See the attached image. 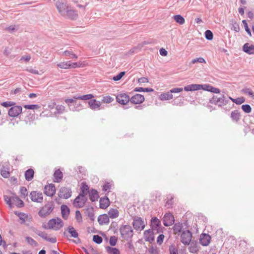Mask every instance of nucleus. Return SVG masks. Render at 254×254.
Listing matches in <instances>:
<instances>
[{
    "label": "nucleus",
    "instance_id": "obj_1",
    "mask_svg": "<svg viewBox=\"0 0 254 254\" xmlns=\"http://www.w3.org/2000/svg\"><path fill=\"white\" fill-rule=\"evenodd\" d=\"M119 231L122 238L124 240H130L133 235V230L132 227L128 225L121 226Z\"/></svg>",
    "mask_w": 254,
    "mask_h": 254
},
{
    "label": "nucleus",
    "instance_id": "obj_2",
    "mask_svg": "<svg viewBox=\"0 0 254 254\" xmlns=\"http://www.w3.org/2000/svg\"><path fill=\"white\" fill-rule=\"evenodd\" d=\"M229 100L226 98L224 94L222 95L220 97H218L216 95H213L212 97L209 99V103L219 107H223L226 106L229 103Z\"/></svg>",
    "mask_w": 254,
    "mask_h": 254
},
{
    "label": "nucleus",
    "instance_id": "obj_3",
    "mask_svg": "<svg viewBox=\"0 0 254 254\" xmlns=\"http://www.w3.org/2000/svg\"><path fill=\"white\" fill-rule=\"evenodd\" d=\"M54 208L53 202H49L40 210L39 215L42 217H45L53 211Z\"/></svg>",
    "mask_w": 254,
    "mask_h": 254
},
{
    "label": "nucleus",
    "instance_id": "obj_4",
    "mask_svg": "<svg viewBox=\"0 0 254 254\" xmlns=\"http://www.w3.org/2000/svg\"><path fill=\"white\" fill-rule=\"evenodd\" d=\"M49 229H53L58 230L64 226V222L60 218L52 219L48 222Z\"/></svg>",
    "mask_w": 254,
    "mask_h": 254
},
{
    "label": "nucleus",
    "instance_id": "obj_5",
    "mask_svg": "<svg viewBox=\"0 0 254 254\" xmlns=\"http://www.w3.org/2000/svg\"><path fill=\"white\" fill-rule=\"evenodd\" d=\"M56 6L59 13L63 16H65L66 11L69 8L66 2L63 0H58L56 3Z\"/></svg>",
    "mask_w": 254,
    "mask_h": 254
},
{
    "label": "nucleus",
    "instance_id": "obj_6",
    "mask_svg": "<svg viewBox=\"0 0 254 254\" xmlns=\"http://www.w3.org/2000/svg\"><path fill=\"white\" fill-rule=\"evenodd\" d=\"M132 225L134 228L137 231H141L145 228L144 221L141 217H135L133 219Z\"/></svg>",
    "mask_w": 254,
    "mask_h": 254
},
{
    "label": "nucleus",
    "instance_id": "obj_7",
    "mask_svg": "<svg viewBox=\"0 0 254 254\" xmlns=\"http://www.w3.org/2000/svg\"><path fill=\"white\" fill-rule=\"evenodd\" d=\"M192 234L189 230L183 232L181 236V241L185 245H189L191 240Z\"/></svg>",
    "mask_w": 254,
    "mask_h": 254
},
{
    "label": "nucleus",
    "instance_id": "obj_8",
    "mask_svg": "<svg viewBox=\"0 0 254 254\" xmlns=\"http://www.w3.org/2000/svg\"><path fill=\"white\" fill-rule=\"evenodd\" d=\"M72 191L70 188L62 187L59 190L58 195L60 198L67 199L71 197Z\"/></svg>",
    "mask_w": 254,
    "mask_h": 254
},
{
    "label": "nucleus",
    "instance_id": "obj_9",
    "mask_svg": "<svg viewBox=\"0 0 254 254\" xmlns=\"http://www.w3.org/2000/svg\"><path fill=\"white\" fill-rule=\"evenodd\" d=\"M30 198L32 201L41 203L43 200V195L42 192L37 191H32L30 193Z\"/></svg>",
    "mask_w": 254,
    "mask_h": 254
},
{
    "label": "nucleus",
    "instance_id": "obj_10",
    "mask_svg": "<svg viewBox=\"0 0 254 254\" xmlns=\"http://www.w3.org/2000/svg\"><path fill=\"white\" fill-rule=\"evenodd\" d=\"M116 101L122 105H126L130 101V98L126 93H120L116 96Z\"/></svg>",
    "mask_w": 254,
    "mask_h": 254
},
{
    "label": "nucleus",
    "instance_id": "obj_11",
    "mask_svg": "<svg viewBox=\"0 0 254 254\" xmlns=\"http://www.w3.org/2000/svg\"><path fill=\"white\" fill-rule=\"evenodd\" d=\"M87 201L86 197H84L82 194H79L74 200L73 205L76 207H82Z\"/></svg>",
    "mask_w": 254,
    "mask_h": 254
},
{
    "label": "nucleus",
    "instance_id": "obj_12",
    "mask_svg": "<svg viewBox=\"0 0 254 254\" xmlns=\"http://www.w3.org/2000/svg\"><path fill=\"white\" fill-rule=\"evenodd\" d=\"M22 108L20 106H15L10 108L8 111V115L15 117L18 116L22 112Z\"/></svg>",
    "mask_w": 254,
    "mask_h": 254
},
{
    "label": "nucleus",
    "instance_id": "obj_13",
    "mask_svg": "<svg viewBox=\"0 0 254 254\" xmlns=\"http://www.w3.org/2000/svg\"><path fill=\"white\" fill-rule=\"evenodd\" d=\"M175 219L173 215L170 213H166L163 217V224L165 226L172 225L174 222Z\"/></svg>",
    "mask_w": 254,
    "mask_h": 254
},
{
    "label": "nucleus",
    "instance_id": "obj_14",
    "mask_svg": "<svg viewBox=\"0 0 254 254\" xmlns=\"http://www.w3.org/2000/svg\"><path fill=\"white\" fill-rule=\"evenodd\" d=\"M36 234L40 236L41 238L47 241L51 242L52 243H55L57 242V239L56 237H51L50 238L48 234L45 232H42L41 231H37L36 232Z\"/></svg>",
    "mask_w": 254,
    "mask_h": 254
},
{
    "label": "nucleus",
    "instance_id": "obj_15",
    "mask_svg": "<svg viewBox=\"0 0 254 254\" xmlns=\"http://www.w3.org/2000/svg\"><path fill=\"white\" fill-rule=\"evenodd\" d=\"M44 192L48 196H53L56 193V188L54 184L46 185L44 188Z\"/></svg>",
    "mask_w": 254,
    "mask_h": 254
},
{
    "label": "nucleus",
    "instance_id": "obj_16",
    "mask_svg": "<svg viewBox=\"0 0 254 254\" xmlns=\"http://www.w3.org/2000/svg\"><path fill=\"white\" fill-rule=\"evenodd\" d=\"M211 237L208 234H202L200 236V243L203 246H208L210 242Z\"/></svg>",
    "mask_w": 254,
    "mask_h": 254
},
{
    "label": "nucleus",
    "instance_id": "obj_17",
    "mask_svg": "<svg viewBox=\"0 0 254 254\" xmlns=\"http://www.w3.org/2000/svg\"><path fill=\"white\" fill-rule=\"evenodd\" d=\"M154 231L149 229L144 232V237L146 241L151 242L154 240Z\"/></svg>",
    "mask_w": 254,
    "mask_h": 254
},
{
    "label": "nucleus",
    "instance_id": "obj_18",
    "mask_svg": "<svg viewBox=\"0 0 254 254\" xmlns=\"http://www.w3.org/2000/svg\"><path fill=\"white\" fill-rule=\"evenodd\" d=\"M88 105L92 110H99L101 109V102L99 101H97L95 99L90 100L88 102Z\"/></svg>",
    "mask_w": 254,
    "mask_h": 254
},
{
    "label": "nucleus",
    "instance_id": "obj_19",
    "mask_svg": "<svg viewBox=\"0 0 254 254\" xmlns=\"http://www.w3.org/2000/svg\"><path fill=\"white\" fill-rule=\"evenodd\" d=\"M144 99L143 95L137 94L130 98V101L132 103L138 104L142 103L144 101Z\"/></svg>",
    "mask_w": 254,
    "mask_h": 254
},
{
    "label": "nucleus",
    "instance_id": "obj_20",
    "mask_svg": "<svg viewBox=\"0 0 254 254\" xmlns=\"http://www.w3.org/2000/svg\"><path fill=\"white\" fill-rule=\"evenodd\" d=\"M243 50L245 53L249 55L254 54V45L252 44H245L243 47Z\"/></svg>",
    "mask_w": 254,
    "mask_h": 254
},
{
    "label": "nucleus",
    "instance_id": "obj_21",
    "mask_svg": "<svg viewBox=\"0 0 254 254\" xmlns=\"http://www.w3.org/2000/svg\"><path fill=\"white\" fill-rule=\"evenodd\" d=\"M61 209L63 218L65 220L67 219L70 212L69 208L66 205L63 204L61 207Z\"/></svg>",
    "mask_w": 254,
    "mask_h": 254
},
{
    "label": "nucleus",
    "instance_id": "obj_22",
    "mask_svg": "<svg viewBox=\"0 0 254 254\" xmlns=\"http://www.w3.org/2000/svg\"><path fill=\"white\" fill-rule=\"evenodd\" d=\"M64 16L71 19H74L77 17L78 14L76 11L68 8L66 11L65 16Z\"/></svg>",
    "mask_w": 254,
    "mask_h": 254
},
{
    "label": "nucleus",
    "instance_id": "obj_23",
    "mask_svg": "<svg viewBox=\"0 0 254 254\" xmlns=\"http://www.w3.org/2000/svg\"><path fill=\"white\" fill-rule=\"evenodd\" d=\"M201 84H192L188 85L184 87L186 91H193L200 90Z\"/></svg>",
    "mask_w": 254,
    "mask_h": 254
},
{
    "label": "nucleus",
    "instance_id": "obj_24",
    "mask_svg": "<svg viewBox=\"0 0 254 254\" xmlns=\"http://www.w3.org/2000/svg\"><path fill=\"white\" fill-rule=\"evenodd\" d=\"M98 221L100 225L108 224L109 223V217L108 214L100 215L98 218Z\"/></svg>",
    "mask_w": 254,
    "mask_h": 254
},
{
    "label": "nucleus",
    "instance_id": "obj_25",
    "mask_svg": "<svg viewBox=\"0 0 254 254\" xmlns=\"http://www.w3.org/2000/svg\"><path fill=\"white\" fill-rule=\"evenodd\" d=\"M89 197L91 201H95L98 198V194L97 190H91L88 191Z\"/></svg>",
    "mask_w": 254,
    "mask_h": 254
},
{
    "label": "nucleus",
    "instance_id": "obj_26",
    "mask_svg": "<svg viewBox=\"0 0 254 254\" xmlns=\"http://www.w3.org/2000/svg\"><path fill=\"white\" fill-rule=\"evenodd\" d=\"M152 229L157 232L158 228L160 225V221L157 218L154 217L151 219Z\"/></svg>",
    "mask_w": 254,
    "mask_h": 254
},
{
    "label": "nucleus",
    "instance_id": "obj_27",
    "mask_svg": "<svg viewBox=\"0 0 254 254\" xmlns=\"http://www.w3.org/2000/svg\"><path fill=\"white\" fill-rule=\"evenodd\" d=\"M12 202L16 206L18 207H22L24 206L23 201L21 200L17 195H14L12 196Z\"/></svg>",
    "mask_w": 254,
    "mask_h": 254
},
{
    "label": "nucleus",
    "instance_id": "obj_28",
    "mask_svg": "<svg viewBox=\"0 0 254 254\" xmlns=\"http://www.w3.org/2000/svg\"><path fill=\"white\" fill-rule=\"evenodd\" d=\"M230 117L234 122H237L240 119V113L238 110H234L231 112Z\"/></svg>",
    "mask_w": 254,
    "mask_h": 254
},
{
    "label": "nucleus",
    "instance_id": "obj_29",
    "mask_svg": "<svg viewBox=\"0 0 254 254\" xmlns=\"http://www.w3.org/2000/svg\"><path fill=\"white\" fill-rule=\"evenodd\" d=\"M173 98V94H171L170 92H167L161 93L159 96V99L162 100H169Z\"/></svg>",
    "mask_w": 254,
    "mask_h": 254
},
{
    "label": "nucleus",
    "instance_id": "obj_30",
    "mask_svg": "<svg viewBox=\"0 0 254 254\" xmlns=\"http://www.w3.org/2000/svg\"><path fill=\"white\" fill-rule=\"evenodd\" d=\"M54 181L55 182H60L63 178L62 172L59 169L56 170L54 174Z\"/></svg>",
    "mask_w": 254,
    "mask_h": 254
},
{
    "label": "nucleus",
    "instance_id": "obj_31",
    "mask_svg": "<svg viewBox=\"0 0 254 254\" xmlns=\"http://www.w3.org/2000/svg\"><path fill=\"white\" fill-rule=\"evenodd\" d=\"M109 205V200L108 197L101 198L100 200V207L102 209H105Z\"/></svg>",
    "mask_w": 254,
    "mask_h": 254
},
{
    "label": "nucleus",
    "instance_id": "obj_32",
    "mask_svg": "<svg viewBox=\"0 0 254 254\" xmlns=\"http://www.w3.org/2000/svg\"><path fill=\"white\" fill-rule=\"evenodd\" d=\"M34 172L33 169H29L25 172V179L28 181H31L34 177Z\"/></svg>",
    "mask_w": 254,
    "mask_h": 254
},
{
    "label": "nucleus",
    "instance_id": "obj_33",
    "mask_svg": "<svg viewBox=\"0 0 254 254\" xmlns=\"http://www.w3.org/2000/svg\"><path fill=\"white\" fill-rule=\"evenodd\" d=\"M119 211L116 209H110L108 212V215L109 218L114 219L119 216Z\"/></svg>",
    "mask_w": 254,
    "mask_h": 254
},
{
    "label": "nucleus",
    "instance_id": "obj_34",
    "mask_svg": "<svg viewBox=\"0 0 254 254\" xmlns=\"http://www.w3.org/2000/svg\"><path fill=\"white\" fill-rule=\"evenodd\" d=\"M94 97L93 95L91 94H86L82 96H74L73 98L75 99H79L83 100H92V99Z\"/></svg>",
    "mask_w": 254,
    "mask_h": 254
},
{
    "label": "nucleus",
    "instance_id": "obj_35",
    "mask_svg": "<svg viewBox=\"0 0 254 254\" xmlns=\"http://www.w3.org/2000/svg\"><path fill=\"white\" fill-rule=\"evenodd\" d=\"M190 246L189 247V251L191 253H195L198 251V248L196 243L192 242H190Z\"/></svg>",
    "mask_w": 254,
    "mask_h": 254
},
{
    "label": "nucleus",
    "instance_id": "obj_36",
    "mask_svg": "<svg viewBox=\"0 0 254 254\" xmlns=\"http://www.w3.org/2000/svg\"><path fill=\"white\" fill-rule=\"evenodd\" d=\"M228 99L231 100L233 102L235 103L237 105H240L245 102V99L244 97H239L236 99L232 98L231 97H228Z\"/></svg>",
    "mask_w": 254,
    "mask_h": 254
},
{
    "label": "nucleus",
    "instance_id": "obj_37",
    "mask_svg": "<svg viewBox=\"0 0 254 254\" xmlns=\"http://www.w3.org/2000/svg\"><path fill=\"white\" fill-rule=\"evenodd\" d=\"M68 233L70 234V237L76 238L78 236V234L76 230L73 227H69L67 228Z\"/></svg>",
    "mask_w": 254,
    "mask_h": 254
},
{
    "label": "nucleus",
    "instance_id": "obj_38",
    "mask_svg": "<svg viewBox=\"0 0 254 254\" xmlns=\"http://www.w3.org/2000/svg\"><path fill=\"white\" fill-rule=\"evenodd\" d=\"M74 107H72V105L68 104V107L69 110L72 111H78L82 108V105L81 104H77L75 102L73 105Z\"/></svg>",
    "mask_w": 254,
    "mask_h": 254
},
{
    "label": "nucleus",
    "instance_id": "obj_39",
    "mask_svg": "<svg viewBox=\"0 0 254 254\" xmlns=\"http://www.w3.org/2000/svg\"><path fill=\"white\" fill-rule=\"evenodd\" d=\"M14 213L17 215L19 219L22 221L20 222L21 224L24 223L25 222V220L28 218V215L24 213L15 212Z\"/></svg>",
    "mask_w": 254,
    "mask_h": 254
},
{
    "label": "nucleus",
    "instance_id": "obj_40",
    "mask_svg": "<svg viewBox=\"0 0 254 254\" xmlns=\"http://www.w3.org/2000/svg\"><path fill=\"white\" fill-rule=\"evenodd\" d=\"M106 249L109 254H120L119 250L116 248L107 247Z\"/></svg>",
    "mask_w": 254,
    "mask_h": 254
},
{
    "label": "nucleus",
    "instance_id": "obj_41",
    "mask_svg": "<svg viewBox=\"0 0 254 254\" xmlns=\"http://www.w3.org/2000/svg\"><path fill=\"white\" fill-rule=\"evenodd\" d=\"M174 19L176 21V22L180 24H183L185 22L184 18L181 15H176L174 16Z\"/></svg>",
    "mask_w": 254,
    "mask_h": 254
},
{
    "label": "nucleus",
    "instance_id": "obj_42",
    "mask_svg": "<svg viewBox=\"0 0 254 254\" xmlns=\"http://www.w3.org/2000/svg\"><path fill=\"white\" fill-rule=\"evenodd\" d=\"M0 172L1 176L5 178H7L9 176V172L8 169L4 167L1 168Z\"/></svg>",
    "mask_w": 254,
    "mask_h": 254
},
{
    "label": "nucleus",
    "instance_id": "obj_43",
    "mask_svg": "<svg viewBox=\"0 0 254 254\" xmlns=\"http://www.w3.org/2000/svg\"><path fill=\"white\" fill-rule=\"evenodd\" d=\"M182 229V224L178 223L175 224L173 227V231L175 234H177L178 233H179L181 231Z\"/></svg>",
    "mask_w": 254,
    "mask_h": 254
},
{
    "label": "nucleus",
    "instance_id": "obj_44",
    "mask_svg": "<svg viewBox=\"0 0 254 254\" xmlns=\"http://www.w3.org/2000/svg\"><path fill=\"white\" fill-rule=\"evenodd\" d=\"M69 62H61L57 64V66L62 69H68L69 68Z\"/></svg>",
    "mask_w": 254,
    "mask_h": 254
},
{
    "label": "nucleus",
    "instance_id": "obj_45",
    "mask_svg": "<svg viewBox=\"0 0 254 254\" xmlns=\"http://www.w3.org/2000/svg\"><path fill=\"white\" fill-rule=\"evenodd\" d=\"M231 22V24L232 25L231 29L237 32H238L240 30V27L238 23L234 20H232Z\"/></svg>",
    "mask_w": 254,
    "mask_h": 254
},
{
    "label": "nucleus",
    "instance_id": "obj_46",
    "mask_svg": "<svg viewBox=\"0 0 254 254\" xmlns=\"http://www.w3.org/2000/svg\"><path fill=\"white\" fill-rule=\"evenodd\" d=\"M25 239L27 242L30 245L33 247H36L38 246V243L33 239L29 237H26Z\"/></svg>",
    "mask_w": 254,
    "mask_h": 254
},
{
    "label": "nucleus",
    "instance_id": "obj_47",
    "mask_svg": "<svg viewBox=\"0 0 254 254\" xmlns=\"http://www.w3.org/2000/svg\"><path fill=\"white\" fill-rule=\"evenodd\" d=\"M243 93L248 94L254 99V92H253L250 88H244L242 90Z\"/></svg>",
    "mask_w": 254,
    "mask_h": 254
},
{
    "label": "nucleus",
    "instance_id": "obj_48",
    "mask_svg": "<svg viewBox=\"0 0 254 254\" xmlns=\"http://www.w3.org/2000/svg\"><path fill=\"white\" fill-rule=\"evenodd\" d=\"M85 213L91 220H94V214L92 208H87L85 211Z\"/></svg>",
    "mask_w": 254,
    "mask_h": 254
},
{
    "label": "nucleus",
    "instance_id": "obj_49",
    "mask_svg": "<svg viewBox=\"0 0 254 254\" xmlns=\"http://www.w3.org/2000/svg\"><path fill=\"white\" fill-rule=\"evenodd\" d=\"M134 91L136 92H153V89L148 88L136 87L134 88Z\"/></svg>",
    "mask_w": 254,
    "mask_h": 254
},
{
    "label": "nucleus",
    "instance_id": "obj_50",
    "mask_svg": "<svg viewBox=\"0 0 254 254\" xmlns=\"http://www.w3.org/2000/svg\"><path fill=\"white\" fill-rule=\"evenodd\" d=\"M4 200L6 202V204L8 205V206L11 208L12 207V196L11 197H9L6 195H4L3 196Z\"/></svg>",
    "mask_w": 254,
    "mask_h": 254
},
{
    "label": "nucleus",
    "instance_id": "obj_51",
    "mask_svg": "<svg viewBox=\"0 0 254 254\" xmlns=\"http://www.w3.org/2000/svg\"><path fill=\"white\" fill-rule=\"evenodd\" d=\"M170 254H179L178 248L174 245H172L169 247Z\"/></svg>",
    "mask_w": 254,
    "mask_h": 254
},
{
    "label": "nucleus",
    "instance_id": "obj_52",
    "mask_svg": "<svg viewBox=\"0 0 254 254\" xmlns=\"http://www.w3.org/2000/svg\"><path fill=\"white\" fill-rule=\"evenodd\" d=\"M114 101V98L110 96H104L102 99V102L105 103H110Z\"/></svg>",
    "mask_w": 254,
    "mask_h": 254
},
{
    "label": "nucleus",
    "instance_id": "obj_53",
    "mask_svg": "<svg viewBox=\"0 0 254 254\" xmlns=\"http://www.w3.org/2000/svg\"><path fill=\"white\" fill-rule=\"evenodd\" d=\"M196 63H205L206 62H205V60L203 58L199 57V58H196V59H193L191 61V63H190V64H194Z\"/></svg>",
    "mask_w": 254,
    "mask_h": 254
},
{
    "label": "nucleus",
    "instance_id": "obj_54",
    "mask_svg": "<svg viewBox=\"0 0 254 254\" xmlns=\"http://www.w3.org/2000/svg\"><path fill=\"white\" fill-rule=\"evenodd\" d=\"M64 55L65 56H69L70 57V58H75L77 59V56L74 54L71 51H65L64 53Z\"/></svg>",
    "mask_w": 254,
    "mask_h": 254
},
{
    "label": "nucleus",
    "instance_id": "obj_55",
    "mask_svg": "<svg viewBox=\"0 0 254 254\" xmlns=\"http://www.w3.org/2000/svg\"><path fill=\"white\" fill-rule=\"evenodd\" d=\"M93 241L95 243L100 244L102 242L103 239L99 235H94L93 237Z\"/></svg>",
    "mask_w": 254,
    "mask_h": 254
},
{
    "label": "nucleus",
    "instance_id": "obj_56",
    "mask_svg": "<svg viewBox=\"0 0 254 254\" xmlns=\"http://www.w3.org/2000/svg\"><path fill=\"white\" fill-rule=\"evenodd\" d=\"M205 36L206 39L211 40L213 39V35L210 30H207L205 32Z\"/></svg>",
    "mask_w": 254,
    "mask_h": 254
},
{
    "label": "nucleus",
    "instance_id": "obj_57",
    "mask_svg": "<svg viewBox=\"0 0 254 254\" xmlns=\"http://www.w3.org/2000/svg\"><path fill=\"white\" fill-rule=\"evenodd\" d=\"M174 197L173 196H171L170 198L167 197V200L166 202V206H167L168 208L171 207L172 206L173 203V200Z\"/></svg>",
    "mask_w": 254,
    "mask_h": 254
},
{
    "label": "nucleus",
    "instance_id": "obj_58",
    "mask_svg": "<svg viewBox=\"0 0 254 254\" xmlns=\"http://www.w3.org/2000/svg\"><path fill=\"white\" fill-rule=\"evenodd\" d=\"M242 109L246 113H250L252 110L251 106L248 104L242 105Z\"/></svg>",
    "mask_w": 254,
    "mask_h": 254
},
{
    "label": "nucleus",
    "instance_id": "obj_59",
    "mask_svg": "<svg viewBox=\"0 0 254 254\" xmlns=\"http://www.w3.org/2000/svg\"><path fill=\"white\" fill-rule=\"evenodd\" d=\"M75 219L76 221L79 223L82 222V215L79 210H76L75 211Z\"/></svg>",
    "mask_w": 254,
    "mask_h": 254
},
{
    "label": "nucleus",
    "instance_id": "obj_60",
    "mask_svg": "<svg viewBox=\"0 0 254 254\" xmlns=\"http://www.w3.org/2000/svg\"><path fill=\"white\" fill-rule=\"evenodd\" d=\"M20 191L21 196H22L23 197H25L26 196H27L28 195V191H27V189L25 187H21L20 188Z\"/></svg>",
    "mask_w": 254,
    "mask_h": 254
},
{
    "label": "nucleus",
    "instance_id": "obj_61",
    "mask_svg": "<svg viewBox=\"0 0 254 254\" xmlns=\"http://www.w3.org/2000/svg\"><path fill=\"white\" fill-rule=\"evenodd\" d=\"M17 30V28L15 25H10V26L4 28L5 31H8L10 33H12L13 32Z\"/></svg>",
    "mask_w": 254,
    "mask_h": 254
},
{
    "label": "nucleus",
    "instance_id": "obj_62",
    "mask_svg": "<svg viewBox=\"0 0 254 254\" xmlns=\"http://www.w3.org/2000/svg\"><path fill=\"white\" fill-rule=\"evenodd\" d=\"M24 107L27 109L35 110L39 109L40 106L38 105H26Z\"/></svg>",
    "mask_w": 254,
    "mask_h": 254
},
{
    "label": "nucleus",
    "instance_id": "obj_63",
    "mask_svg": "<svg viewBox=\"0 0 254 254\" xmlns=\"http://www.w3.org/2000/svg\"><path fill=\"white\" fill-rule=\"evenodd\" d=\"M125 74V71L121 72L119 74L113 77V79L114 81H118L120 80L122 77Z\"/></svg>",
    "mask_w": 254,
    "mask_h": 254
},
{
    "label": "nucleus",
    "instance_id": "obj_64",
    "mask_svg": "<svg viewBox=\"0 0 254 254\" xmlns=\"http://www.w3.org/2000/svg\"><path fill=\"white\" fill-rule=\"evenodd\" d=\"M117 242V238L116 236H111L110 238L109 243L110 244L114 246L116 245Z\"/></svg>",
    "mask_w": 254,
    "mask_h": 254
}]
</instances>
